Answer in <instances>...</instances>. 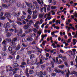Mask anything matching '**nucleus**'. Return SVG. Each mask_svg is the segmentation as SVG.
Returning <instances> with one entry per match:
<instances>
[{
  "label": "nucleus",
  "instance_id": "obj_1",
  "mask_svg": "<svg viewBox=\"0 0 77 77\" xmlns=\"http://www.w3.org/2000/svg\"><path fill=\"white\" fill-rule=\"evenodd\" d=\"M5 67L6 68V71L8 72L9 71H13V75H14L16 73H17V71H18V70H19L18 68L13 69V68L9 66H6Z\"/></svg>",
  "mask_w": 77,
  "mask_h": 77
},
{
  "label": "nucleus",
  "instance_id": "obj_2",
  "mask_svg": "<svg viewBox=\"0 0 77 77\" xmlns=\"http://www.w3.org/2000/svg\"><path fill=\"white\" fill-rule=\"evenodd\" d=\"M47 74V72L45 71H44L43 72H42V71H41L39 72L36 73L37 76L39 77H44V76H42V75H46Z\"/></svg>",
  "mask_w": 77,
  "mask_h": 77
},
{
  "label": "nucleus",
  "instance_id": "obj_3",
  "mask_svg": "<svg viewBox=\"0 0 77 77\" xmlns=\"http://www.w3.org/2000/svg\"><path fill=\"white\" fill-rule=\"evenodd\" d=\"M0 71L1 74L2 75L5 74V67L4 66H2L0 67Z\"/></svg>",
  "mask_w": 77,
  "mask_h": 77
},
{
  "label": "nucleus",
  "instance_id": "obj_4",
  "mask_svg": "<svg viewBox=\"0 0 77 77\" xmlns=\"http://www.w3.org/2000/svg\"><path fill=\"white\" fill-rule=\"evenodd\" d=\"M9 21L10 23H13L12 24H11L12 27L13 28H16V25H15V23H14V21L11 20H9Z\"/></svg>",
  "mask_w": 77,
  "mask_h": 77
},
{
  "label": "nucleus",
  "instance_id": "obj_5",
  "mask_svg": "<svg viewBox=\"0 0 77 77\" xmlns=\"http://www.w3.org/2000/svg\"><path fill=\"white\" fill-rule=\"evenodd\" d=\"M58 57H56V63L57 64H62V63H63L62 61L61 60H59V61H58Z\"/></svg>",
  "mask_w": 77,
  "mask_h": 77
},
{
  "label": "nucleus",
  "instance_id": "obj_6",
  "mask_svg": "<svg viewBox=\"0 0 77 77\" xmlns=\"http://www.w3.org/2000/svg\"><path fill=\"white\" fill-rule=\"evenodd\" d=\"M33 4L36 6V9L37 10V11H39V8L38 5L37 4V2H33Z\"/></svg>",
  "mask_w": 77,
  "mask_h": 77
},
{
  "label": "nucleus",
  "instance_id": "obj_7",
  "mask_svg": "<svg viewBox=\"0 0 77 77\" xmlns=\"http://www.w3.org/2000/svg\"><path fill=\"white\" fill-rule=\"evenodd\" d=\"M39 23V21H38L34 25V27H36L37 29H39V26L38 25Z\"/></svg>",
  "mask_w": 77,
  "mask_h": 77
},
{
  "label": "nucleus",
  "instance_id": "obj_8",
  "mask_svg": "<svg viewBox=\"0 0 77 77\" xmlns=\"http://www.w3.org/2000/svg\"><path fill=\"white\" fill-rule=\"evenodd\" d=\"M11 46L13 48H15L17 46V45L15 42H11Z\"/></svg>",
  "mask_w": 77,
  "mask_h": 77
},
{
  "label": "nucleus",
  "instance_id": "obj_9",
  "mask_svg": "<svg viewBox=\"0 0 77 77\" xmlns=\"http://www.w3.org/2000/svg\"><path fill=\"white\" fill-rule=\"evenodd\" d=\"M18 65L17 63V61L14 62V63L12 65V68L14 69V68L18 67Z\"/></svg>",
  "mask_w": 77,
  "mask_h": 77
},
{
  "label": "nucleus",
  "instance_id": "obj_10",
  "mask_svg": "<svg viewBox=\"0 0 77 77\" xmlns=\"http://www.w3.org/2000/svg\"><path fill=\"white\" fill-rule=\"evenodd\" d=\"M47 35L45 34V35H42V38L39 42L41 43V42H42V41H44V38H45V37H47Z\"/></svg>",
  "mask_w": 77,
  "mask_h": 77
},
{
  "label": "nucleus",
  "instance_id": "obj_11",
  "mask_svg": "<svg viewBox=\"0 0 77 77\" xmlns=\"http://www.w3.org/2000/svg\"><path fill=\"white\" fill-rule=\"evenodd\" d=\"M17 33L18 36H20L19 35L21 34V33H23V31L22 30V29H18V30L17 31Z\"/></svg>",
  "mask_w": 77,
  "mask_h": 77
},
{
  "label": "nucleus",
  "instance_id": "obj_12",
  "mask_svg": "<svg viewBox=\"0 0 77 77\" xmlns=\"http://www.w3.org/2000/svg\"><path fill=\"white\" fill-rule=\"evenodd\" d=\"M7 47H8V45H7V44H5L4 45V47L2 49L3 51H6V50H7V49H6Z\"/></svg>",
  "mask_w": 77,
  "mask_h": 77
},
{
  "label": "nucleus",
  "instance_id": "obj_13",
  "mask_svg": "<svg viewBox=\"0 0 77 77\" xmlns=\"http://www.w3.org/2000/svg\"><path fill=\"white\" fill-rule=\"evenodd\" d=\"M33 39V38L31 37H28L26 38L27 41H28L29 42H31V41H32Z\"/></svg>",
  "mask_w": 77,
  "mask_h": 77
},
{
  "label": "nucleus",
  "instance_id": "obj_14",
  "mask_svg": "<svg viewBox=\"0 0 77 77\" xmlns=\"http://www.w3.org/2000/svg\"><path fill=\"white\" fill-rule=\"evenodd\" d=\"M21 65H26V63H25L24 60H23L21 61Z\"/></svg>",
  "mask_w": 77,
  "mask_h": 77
},
{
  "label": "nucleus",
  "instance_id": "obj_15",
  "mask_svg": "<svg viewBox=\"0 0 77 77\" xmlns=\"http://www.w3.org/2000/svg\"><path fill=\"white\" fill-rule=\"evenodd\" d=\"M25 3L26 4V5H27V6H28L29 8H30L31 5H32V4H31V3H29L28 2H26Z\"/></svg>",
  "mask_w": 77,
  "mask_h": 77
},
{
  "label": "nucleus",
  "instance_id": "obj_16",
  "mask_svg": "<svg viewBox=\"0 0 77 77\" xmlns=\"http://www.w3.org/2000/svg\"><path fill=\"white\" fill-rule=\"evenodd\" d=\"M21 48V46H20V45H17V47L15 48V50H16V51H18V50H20V48Z\"/></svg>",
  "mask_w": 77,
  "mask_h": 77
},
{
  "label": "nucleus",
  "instance_id": "obj_17",
  "mask_svg": "<svg viewBox=\"0 0 77 77\" xmlns=\"http://www.w3.org/2000/svg\"><path fill=\"white\" fill-rule=\"evenodd\" d=\"M30 59H32L33 58H35V55L34 54H31L30 56Z\"/></svg>",
  "mask_w": 77,
  "mask_h": 77
},
{
  "label": "nucleus",
  "instance_id": "obj_18",
  "mask_svg": "<svg viewBox=\"0 0 77 77\" xmlns=\"http://www.w3.org/2000/svg\"><path fill=\"white\" fill-rule=\"evenodd\" d=\"M50 64L51 65H52V66H51L52 68H54V62L53 61H51L50 63Z\"/></svg>",
  "mask_w": 77,
  "mask_h": 77
},
{
  "label": "nucleus",
  "instance_id": "obj_19",
  "mask_svg": "<svg viewBox=\"0 0 77 77\" xmlns=\"http://www.w3.org/2000/svg\"><path fill=\"white\" fill-rule=\"evenodd\" d=\"M10 53H11V54L13 56H14V55L15 54L16 52L15 51H11Z\"/></svg>",
  "mask_w": 77,
  "mask_h": 77
},
{
  "label": "nucleus",
  "instance_id": "obj_20",
  "mask_svg": "<svg viewBox=\"0 0 77 77\" xmlns=\"http://www.w3.org/2000/svg\"><path fill=\"white\" fill-rule=\"evenodd\" d=\"M71 74L72 75L74 74L75 75L77 76V72L75 71L73 72L72 73H71Z\"/></svg>",
  "mask_w": 77,
  "mask_h": 77
},
{
  "label": "nucleus",
  "instance_id": "obj_21",
  "mask_svg": "<svg viewBox=\"0 0 77 77\" xmlns=\"http://www.w3.org/2000/svg\"><path fill=\"white\" fill-rule=\"evenodd\" d=\"M30 8H31V9H32V10L35 9V5H31L30 7Z\"/></svg>",
  "mask_w": 77,
  "mask_h": 77
},
{
  "label": "nucleus",
  "instance_id": "obj_22",
  "mask_svg": "<svg viewBox=\"0 0 77 77\" xmlns=\"http://www.w3.org/2000/svg\"><path fill=\"white\" fill-rule=\"evenodd\" d=\"M58 68H60L61 69H63V67H64V65H60L58 66Z\"/></svg>",
  "mask_w": 77,
  "mask_h": 77
},
{
  "label": "nucleus",
  "instance_id": "obj_23",
  "mask_svg": "<svg viewBox=\"0 0 77 77\" xmlns=\"http://www.w3.org/2000/svg\"><path fill=\"white\" fill-rule=\"evenodd\" d=\"M9 16V14L8 13H6L5 15V18H7V17H8Z\"/></svg>",
  "mask_w": 77,
  "mask_h": 77
},
{
  "label": "nucleus",
  "instance_id": "obj_24",
  "mask_svg": "<svg viewBox=\"0 0 77 77\" xmlns=\"http://www.w3.org/2000/svg\"><path fill=\"white\" fill-rule=\"evenodd\" d=\"M2 7H3V8H5L6 9H8V6L5 4H2Z\"/></svg>",
  "mask_w": 77,
  "mask_h": 77
},
{
  "label": "nucleus",
  "instance_id": "obj_25",
  "mask_svg": "<svg viewBox=\"0 0 77 77\" xmlns=\"http://www.w3.org/2000/svg\"><path fill=\"white\" fill-rule=\"evenodd\" d=\"M23 29H24V30H27L28 29V27L27 26V25H25L23 26Z\"/></svg>",
  "mask_w": 77,
  "mask_h": 77
},
{
  "label": "nucleus",
  "instance_id": "obj_26",
  "mask_svg": "<svg viewBox=\"0 0 77 77\" xmlns=\"http://www.w3.org/2000/svg\"><path fill=\"white\" fill-rule=\"evenodd\" d=\"M11 36V33L8 32L7 33V37L8 38H9V37H10V36Z\"/></svg>",
  "mask_w": 77,
  "mask_h": 77
},
{
  "label": "nucleus",
  "instance_id": "obj_27",
  "mask_svg": "<svg viewBox=\"0 0 77 77\" xmlns=\"http://www.w3.org/2000/svg\"><path fill=\"white\" fill-rule=\"evenodd\" d=\"M15 0H10L9 1V3L11 4L14 3H15Z\"/></svg>",
  "mask_w": 77,
  "mask_h": 77
},
{
  "label": "nucleus",
  "instance_id": "obj_28",
  "mask_svg": "<svg viewBox=\"0 0 77 77\" xmlns=\"http://www.w3.org/2000/svg\"><path fill=\"white\" fill-rule=\"evenodd\" d=\"M37 17H38L37 15L33 14L32 17L33 19H36V18H37Z\"/></svg>",
  "mask_w": 77,
  "mask_h": 77
},
{
  "label": "nucleus",
  "instance_id": "obj_29",
  "mask_svg": "<svg viewBox=\"0 0 77 77\" xmlns=\"http://www.w3.org/2000/svg\"><path fill=\"white\" fill-rule=\"evenodd\" d=\"M26 25L28 28V27H30V26H31V23H30V22L28 23Z\"/></svg>",
  "mask_w": 77,
  "mask_h": 77
},
{
  "label": "nucleus",
  "instance_id": "obj_30",
  "mask_svg": "<svg viewBox=\"0 0 77 77\" xmlns=\"http://www.w3.org/2000/svg\"><path fill=\"white\" fill-rule=\"evenodd\" d=\"M16 23L19 26H21V25H22V23L20 22L17 21L16 22Z\"/></svg>",
  "mask_w": 77,
  "mask_h": 77
},
{
  "label": "nucleus",
  "instance_id": "obj_31",
  "mask_svg": "<svg viewBox=\"0 0 77 77\" xmlns=\"http://www.w3.org/2000/svg\"><path fill=\"white\" fill-rule=\"evenodd\" d=\"M12 41L13 42H17V38H14L12 39Z\"/></svg>",
  "mask_w": 77,
  "mask_h": 77
},
{
  "label": "nucleus",
  "instance_id": "obj_32",
  "mask_svg": "<svg viewBox=\"0 0 77 77\" xmlns=\"http://www.w3.org/2000/svg\"><path fill=\"white\" fill-rule=\"evenodd\" d=\"M39 63H40V65H42V64H43V63H44V61H43L41 59L40 60V61Z\"/></svg>",
  "mask_w": 77,
  "mask_h": 77
},
{
  "label": "nucleus",
  "instance_id": "obj_33",
  "mask_svg": "<svg viewBox=\"0 0 77 77\" xmlns=\"http://www.w3.org/2000/svg\"><path fill=\"white\" fill-rule=\"evenodd\" d=\"M27 12L29 14V15H31L32 13V11L30 10V9H28L27 11Z\"/></svg>",
  "mask_w": 77,
  "mask_h": 77
},
{
  "label": "nucleus",
  "instance_id": "obj_34",
  "mask_svg": "<svg viewBox=\"0 0 77 77\" xmlns=\"http://www.w3.org/2000/svg\"><path fill=\"white\" fill-rule=\"evenodd\" d=\"M47 70L49 72H51V68L50 67H49L47 68Z\"/></svg>",
  "mask_w": 77,
  "mask_h": 77
},
{
  "label": "nucleus",
  "instance_id": "obj_35",
  "mask_svg": "<svg viewBox=\"0 0 77 77\" xmlns=\"http://www.w3.org/2000/svg\"><path fill=\"white\" fill-rule=\"evenodd\" d=\"M26 36V34L25 33H23L22 34H21L20 36L21 38H23V37H24Z\"/></svg>",
  "mask_w": 77,
  "mask_h": 77
},
{
  "label": "nucleus",
  "instance_id": "obj_36",
  "mask_svg": "<svg viewBox=\"0 0 77 77\" xmlns=\"http://www.w3.org/2000/svg\"><path fill=\"white\" fill-rule=\"evenodd\" d=\"M11 6H12V5L11 4H9L7 6V9H9V8H11Z\"/></svg>",
  "mask_w": 77,
  "mask_h": 77
},
{
  "label": "nucleus",
  "instance_id": "obj_37",
  "mask_svg": "<svg viewBox=\"0 0 77 77\" xmlns=\"http://www.w3.org/2000/svg\"><path fill=\"white\" fill-rule=\"evenodd\" d=\"M5 40L9 42H11V38H6L5 39Z\"/></svg>",
  "mask_w": 77,
  "mask_h": 77
},
{
  "label": "nucleus",
  "instance_id": "obj_38",
  "mask_svg": "<svg viewBox=\"0 0 77 77\" xmlns=\"http://www.w3.org/2000/svg\"><path fill=\"white\" fill-rule=\"evenodd\" d=\"M6 24L7 26H6L5 27H5H9V26H10V25L9 24V22H7V23H6Z\"/></svg>",
  "mask_w": 77,
  "mask_h": 77
},
{
  "label": "nucleus",
  "instance_id": "obj_39",
  "mask_svg": "<svg viewBox=\"0 0 77 77\" xmlns=\"http://www.w3.org/2000/svg\"><path fill=\"white\" fill-rule=\"evenodd\" d=\"M12 48L10 46L8 47V50L10 51H12Z\"/></svg>",
  "mask_w": 77,
  "mask_h": 77
},
{
  "label": "nucleus",
  "instance_id": "obj_40",
  "mask_svg": "<svg viewBox=\"0 0 77 77\" xmlns=\"http://www.w3.org/2000/svg\"><path fill=\"white\" fill-rule=\"evenodd\" d=\"M20 14L21 12H20V11H19L18 13L16 14V17H20Z\"/></svg>",
  "mask_w": 77,
  "mask_h": 77
},
{
  "label": "nucleus",
  "instance_id": "obj_41",
  "mask_svg": "<svg viewBox=\"0 0 77 77\" xmlns=\"http://www.w3.org/2000/svg\"><path fill=\"white\" fill-rule=\"evenodd\" d=\"M22 8L23 9H26V6L25 5H23L22 6Z\"/></svg>",
  "mask_w": 77,
  "mask_h": 77
},
{
  "label": "nucleus",
  "instance_id": "obj_42",
  "mask_svg": "<svg viewBox=\"0 0 77 77\" xmlns=\"http://www.w3.org/2000/svg\"><path fill=\"white\" fill-rule=\"evenodd\" d=\"M33 15H37V11L36 10H35L34 11H33Z\"/></svg>",
  "mask_w": 77,
  "mask_h": 77
},
{
  "label": "nucleus",
  "instance_id": "obj_43",
  "mask_svg": "<svg viewBox=\"0 0 77 77\" xmlns=\"http://www.w3.org/2000/svg\"><path fill=\"white\" fill-rule=\"evenodd\" d=\"M29 74H33V72H34L33 71V70H30L29 71Z\"/></svg>",
  "mask_w": 77,
  "mask_h": 77
},
{
  "label": "nucleus",
  "instance_id": "obj_44",
  "mask_svg": "<svg viewBox=\"0 0 77 77\" xmlns=\"http://www.w3.org/2000/svg\"><path fill=\"white\" fill-rule=\"evenodd\" d=\"M32 31V29H30L27 31V33H31Z\"/></svg>",
  "mask_w": 77,
  "mask_h": 77
},
{
  "label": "nucleus",
  "instance_id": "obj_45",
  "mask_svg": "<svg viewBox=\"0 0 77 77\" xmlns=\"http://www.w3.org/2000/svg\"><path fill=\"white\" fill-rule=\"evenodd\" d=\"M55 69L54 70V72H55L57 73V72H58V70H57V69H58L56 67L55 68Z\"/></svg>",
  "mask_w": 77,
  "mask_h": 77
},
{
  "label": "nucleus",
  "instance_id": "obj_46",
  "mask_svg": "<svg viewBox=\"0 0 77 77\" xmlns=\"http://www.w3.org/2000/svg\"><path fill=\"white\" fill-rule=\"evenodd\" d=\"M21 75H18V74L15 75L14 77H21Z\"/></svg>",
  "mask_w": 77,
  "mask_h": 77
},
{
  "label": "nucleus",
  "instance_id": "obj_47",
  "mask_svg": "<svg viewBox=\"0 0 77 77\" xmlns=\"http://www.w3.org/2000/svg\"><path fill=\"white\" fill-rule=\"evenodd\" d=\"M2 56H6V54L5 53H2Z\"/></svg>",
  "mask_w": 77,
  "mask_h": 77
},
{
  "label": "nucleus",
  "instance_id": "obj_48",
  "mask_svg": "<svg viewBox=\"0 0 77 77\" xmlns=\"http://www.w3.org/2000/svg\"><path fill=\"white\" fill-rule=\"evenodd\" d=\"M33 32H35V33H36V32H37L38 31L37 30V29H36V28L33 29Z\"/></svg>",
  "mask_w": 77,
  "mask_h": 77
},
{
  "label": "nucleus",
  "instance_id": "obj_49",
  "mask_svg": "<svg viewBox=\"0 0 77 77\" xmlns=\"http://www.w3.org/2000/svg\"><path fill=\"white\" fill-rule=\"evenodd\" d=\"M51 9L54 10L56 9V7L54 6H52L51 7Z\"/></svg>",
  "mask_w": 77,
  "mask_h": 77
},
{
  "label": "nucleus",
  "instance_id": "obj_50",
  "mask_svg": "<svg viewBox=\"0 0 77 77\" xmlns=\"http://www.w3.org/2000/svg\"><path fill=\"white\" fill-rule=\"evenodd\" d=\"M32 18V17H31V16H30V15H28V16L27 17V19L28 20H30V19Z\"/></svg>",
  "mask_w": 77,
  "mask_h": 77
},
{
  "label": "nucleus",
  "instance_id": "obj_51",
  "mask_svg": "<svg viewBox=\"0 0 77 77\" xmlns=\"http://www.w3.org/2000/svg\"><path fill=\"white\" fill-rule=\"evenodd\" d=\"M5 19H6V18L4 17H0V20H5Z\"/></svg>",
  "mask_w": 77,
  "mask_h": 77
},
{
  "label": "nucleus",
  "instance_id": "obj_52",
  "mask_svg": "<svg viewBox=\"0 0 77 77\" xmlns=\"http://www.w3.org/2000/svg\"><path fill=\"white\" fill-rule=\"evenodd\" d=\"M51 75L53 77H55L56 75V74L55 73H52L51 74Z\"/></svg>",
  "mask_w": 77,
  "mask_h": 77
},
{
  "label": "nucleus",
  "instance_id": "obj_53",
  "mask_svg": "<svg viewBox=\"0 0 77 77\" xmlns=\"http://www.w3.org/2000/svg\"><path fill=\"white\" fill-rule=\"evenodd\" d=\"M21 19H25V18H26V16H25L22 15L21 16Z\"/></svg>",
  "mask_w": 77,
  "mask_h": 77
},
{
  "label": "nucleus",
  "instance_id": "obj_54",
  "mask_svg": "<svg viewBox=\"0 0 77 77\" xmlns=\"http://www.w3.org/2000/svg\"><path fill=\"white\" fill-rule=\"evenodd\" d=\"M27 54H28V55H29V54H32V51H28L27 52Z\"/></svg>",
  "mask_w": 77,
  "mask_h": 77
},
{
  "label": "nucleus",
  "instance_id": "obj_55",
  "mask_svg": "<svg viewBox=\"0 0 77 77\" xmlns=\"http://www.w3.org/2000/svg\"><path fill=\"white\" fill-rule=\"evenodd\" d=\"M53 5H56V1H54L52 2Z\"/></svg>",
  "mask_w": 77,
  "mask_h": 77
},
{
  "label": "nucleus",
  "instance_id": "obj_56",
  "mask_svg": "<svg viewBox=\"0 0 77 77\" xmlns=\"http://www.w3.org/2000/svg\"><path fill=\"white\" fill-rule=\"evenodd\" d=\"M30 64L31 65H35L34 61H31L30 62Z\"/></svg>",
  "mask_w": 77,
  "mask_h": 77
},
{
  "label": "nucleus",
  "instance_id": "obj_57",
  "mask_svg": "<svg viewBox=\"0 0 77 77\" xmlns=\"http://www.w3.org/2000/svg\"><path fill=\"white\" fill-rule=\"evenodd\" d=\"M20 57L19 55H17V57L16 58V60H18V59H20Z\"/></svg>",
  "mask_w": 77,
  "mask_h": 77
},
{
  "label": "nucleus",
  "instance_id": "obj_58",
  "mask_svg": "<svg viewBox=\"0 0 77 77\" xmlns=\"http://www.w3.org/2000/svg\"><path fill=\"white\" fill-rule=\"evenodd\" d=\"M42 33V32L41 31H38L37 32V34L38 35V36H40L41 34Z\"/></svg>",
  "mask_w": 77,
  "mask_h": 77
},
{
  "label": "nucleus",
  "instance_id": "obj_59",
  "mask_svg": "<svg viewBox=\"0 0 77 77\" xmlns=\"http://www.w3.org/2000/svg\"><path fill=\"white\" fill-rule=\"evenodd\" d=\"M2 1L3 2V3H8V1L6 0H2Z\"/></svg>",
  "mask_w": 77,
  "mask_h": 77
},
{
  "label": "nucleus",
  "instance_id": "obj_60",
  "mask_svg": "<svg viewBox=\"0 0 77 77\" xmlns=\"http://www.w3.org/2000/svg\"><path fill=\"white\" fill-rule=\"evenodd\" d=\"M13 15L14 16H15L16 17H17V13H16L15 12H13L12 13Z\"/></svg>",
  "mask_w": 77,
  "mask_h": 77
},
{
  "label": "nucleus",
  "instance_id": "obj_61",
  "mask_svg": "<svg viewBox=\"0 0 77 77\" xmlns=\"http://www.w3.org/2000/svg\"><path fill=\"white\" fill-rule=\"evenodd\" d=\"M44 21L42 20L41 19L40 21L39 24H41Z\"/></svg>",
  "mask_w": 77,
  "mask_h": 77
},
{
  "label": "nucleus",
  "instance_id": "obj_62",
  "mask_svg": "<svg viewBox=\"0 0 77 77\" xmlns=\"http://www.w3.org/2000/svg\"><path fill=\"white\" fill-rule=\"evenodd\" d=\"M36 44V41H34L33 42H32V44L33 45V44Z\"/></svg>",
  "mask_w": 77,
  "mask_h": 77
},
{
  "label": "nucleus",
  "instance_id": "obj_63",
  "mask_svg": "<svg viewBox=\"0 0 77 77\" xmlns=\"http://www.w3.org/2000/svg\"><path fill=\"white\" fill-rule=\"evenodd\" d=\"M20 66L22 68H25V66L23 65H20Z\"/></svg>",
  "mask_w": 77,
  "mask_h": 77
},
{
  "label": "nucleus",
  "instance_id": "obj_64",
  "mask_svg": "<svg viewBox=\"0 0 77 77\" xmlns=\"http://www.w3.org/2000/svg\"><path fill=\"white\" fill-rule=\"evenodd\" d=\"M65 65H66V67H69V66L68 65V63H67L66 62H65Z\"/></svg>",
  "mask_w": 77,
  "mask_h": 77
}]
</instances>
